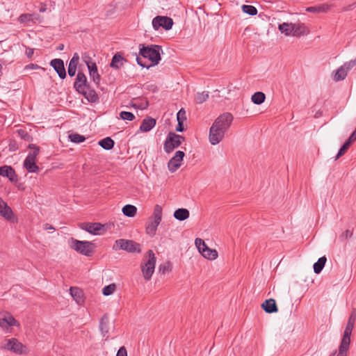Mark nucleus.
<instances>
[{
	"instance_id": "nucleus-1",
	"label": "nucleus",
	"mask_w": 356,
	"mask_h": 356,
	"mask_svg": "<svg viewBox=\"0 0 356 356\" xmlns=\"http://www.w3.org/2000/svg\"><path fill=\"white\" fill-rule=\"evenodd\" d=\"M234 117L231 113L226 112L220 115L209 129V142L216 145L222 140L225 133L229 130Z\"/></svg>"
},
{
	"instance_id": "nucleus-2",
	"label": "nucleus",
	"mask_w": 356,
	"mask_h": 356,
	"mask_svg": "<svg viewBox=\"0 0 356 356\" xmlns=\"http://www.w3.org/2000/svg\"><path fill=\"white\" fill-rule=\"evenodd\" d=\"M162 51L161 47L159 45H150L145 47L143 46L142 48L140 49V54L144 58H148L151 61V65H147L146 63H143L140 58L137 57L136 60L137 63L143 67L146 68H149L152 66H154L157 65L161 60V54L160 52Z\"/></svg>"
},
{
	"instance_id": "nucleus-3",
	"label": "nucleus",
	"mask_w": 356,
	"mask_h": 356,
	"mask_svg": "<svg viewBox=\"0 0 356 356\" xmlns=\"http://www.w3.org/2000/svg\"><path fill=\"white\" fill-rule=\"evenodd\" d=\"M156 261V259L154 252L152 250H148L140 264L143 277L147 281L151 279L154 272Z\"/></svg>"
},
{
	"instance_id": "nucleus-4",
	"label": "nucleus",
	"mask_w": 356,
	"mask_h": 356,
	"mask_svg": "<svg viewBox=\"0 0 356 356\" xmlns=\"http://www.w3.org/2000/svg\"><path fill=\"white\" fill-rule=\"evenodd\" d=\"M28 148L31 149L26 159L24 161V168L29 172H36L39 167L36 164L37 156L40 152V147L34 144H30Z\"/></svg>"
},
{
	"instance_id": "nucleus-5",
	"label": "nucleus",
	"mask_w": 356,
	"mask_h": 356,
	"mask_svg": "<svg viewBox=\"0 0 356 356\" xmlns=\"http://www.w3.org/2000/svg\"><path fill=\"white\" fill-rule=\"evenodd\" d=\"M70 247L81 254L90 256L93 253L95 245L90 241H79L72 238Z\"/></svg>"
},
{
	"instance_id": "nucleus-6",
	"label": "nucleus",
	"mask_w": 356,
	"mask_h": 356,
	"mask_svg": "<svg viewBox=\"0 0 356 356\" xmlns=\"http://www.w3.org/2000/svg\"><path fill=\"white\" fill-rule=\"evenodd\" d=\"M113 249L115 250H124L129 252H140V245L134 241L118 239L115 241Z\"/></svg>"
},
{
	"instance_id": "nucleus-7",
	"label": "nucleus",
	"mask_w": 356,
	"mask_h": 356,
	"mask_svg": "<svg viewBox=\"0 0 356 356\" xmlns=\"http://www.w3.org/2000/svg\"><path fill=\"white\" fill-rule=\"evenodd\" d=\"M185 138L175 133H169L164 143L163 148L166 153L172 152L174 149L179 147Z\"/></svg>"
},
{
	"instance_id": "nucleus-8",
	"label": "nucleus",
	"mask_w": 356,
	"mask_h": 356,
	"mask_svg": "<svg viewBox=\"0 0 356 356\" xmlns=\"http://www.w3.org/2000/svg\"><path fill=\"white\" fill-rule=\"evenodd\" d=\"M356 66V58L350 60L343 63L337 70L332 73V79L335 82L344 80L347 76L348 72Z\"/></svg>"
},
{
	"instance_id": "nucleus-9",
	"label": "nucleus",
	"mask_w": 356,
	"mask_h": 356,
	"mask_svg": "<svg viewBox=\"0 0 356 356\" xmlns=\"http://www.w3.org/2000/svg\"><path fill=\"white\" fill-rule=\"evenodd\" d=\"M79 227L93 235H101L106 231L104 225L99 222H83Z\"/></svg>"
},
{
	"instance_id": "nucleus-10",
	"label": "nucleus",
	"mask_w": 356,
	"mask_h": 356,
	"mask_svg": "<svg viewBox=\"0 0 356 356\" xmlns=\"http://www.w3.org/2000/svg\"><path fill=\"white\" fill-rule=\"evenodd\" d=\"M172 19L167 16H156L152 20V26L156 31L161 27L165 30H170L172 29Z\"/></svg>"
},
{
	"instance_id": "nucleus-11",
	"label": "nucleus",
	"mask_w": 356,
	"mask_h": 356,
	"mask_svg": "<svg viewBox=\"0 0 356 356\" xmlns=\"http://www.w3.org/2000/svg\"><path fill=\"white\" fill-rule=\"evenodd\" d=\"M88 69L89 70V75L92 79L94 83L99 86L100 83L101 76L98 73L97 67L95 63L91 61L90 57H87V60H84Z\"/></svg>"
},
{
	"instance_id": "nucleus-12",
	"label": "nucleus",
	"mask_w": 356,
	"mask_h": 356,
	"mask_svg": "<svg viewBox=\"0 0 356 356\" xmlns=\"http://www.w3.org/2000/svg\"><path fill=\"white\" fill-rule=\"evenodd\" d=\"M0 216L12 222L17 221V219L14 216L11 208L5 201L3 200L1 197H0Z\"/></svg>"
},
{
	"instance_id": "nucleus-13",
	"label": "nucleus",
	"mask_w": 356,
	"mask_h": 356,
	"mask_svg": "<svg viewBox=\"0 0 356 356\" xmlns=\"http://www.w3.org/2000/svg\"><path fill=\"white\" fill-rule=\"evenodd\" d=\"M184 155V152L180 150L175 152V156L168 163V167L170 172L176 171L181 166Z\"/></svg>"
},
{
	"instance_id": "nucleus-14",
	"label": "nucleus",
	"mask_w": 356,
	"mask_h": 356,
	"mask_svg": "<svg viewBox=\"0 0 356 356\" xmlns=\"http://www.w3.org/2000/svg\"><path fill=\"white\" fill-rule=\"evenodd\" d=\"M90 86L87 78L83 72H79L74 83V88L79 93L83 92V90L88 88Z\"/></svg>"
},
{
	"instance_id": "nucleus-15",
	"label": "nucleus",
	"mask_w": 356,
	"mask_h": 356,
	"mask_svg": "<svg viewBox=\"0 0 356 356\" xmlns=\"http://www.w3.org/2000/svg\"><path fill=\"white\" fill-rule=\"evenodd\" d=\"M50 65L54 69L61 79H64L66 77V70L62 59L54 58L51 60Z\"/></svg>"
},
{
	"instance_id": "nucleus-16",
	"label": "nucleus",
	"mask_w": 356,
	"mask_h": 356,
	"mask_svg": "<svg viewBox=\"0 0 356 356\" xmlns=\"http://www.w3.org/2000/svg\"><path fill=\"white\" fill-rule=\"evenodd\" d=\"M14 325L19 326V323H17L10 314H7L3 318H0V327L2 329L8 330L10 327Z\"/></svg>"
},
{
	"instance_id": "nucleus-17",
	"label": "nucleus",
	"mask_w": 356,
	"mask_h": 356,
	"mask_svg": "<svg viewBox=\"0 0 356 356\" xmlns=\"http://www.w3.org/2000/svg\"><path fill=\"white\" fill-rule=\"evenodd\" d=\"M5 348L16 353H22V344L14 338L8 340L7 343L5 345Z\"/></svg>"
},
{
	"instance_id": "nucleus-18",
	"label": "nucleus",
	"mask_w": 356,
	"mask_h": 356,
	"mask_svg": "<svg viewBox=\"0 0 356 356\" xmlns=\"http://www.w3.org/2000/svg\"><path fill=\"white\" fill-rule=\"evenodd\" d=\"M79 93L83 95L90 103H97L99 102V98L97 93L95 90L91 89L90 86H88V88L83 90V92Z\"/></svg>"
},
{
	"instance_id": "nucleus-19",
	"label": "nucleus",
	"mask_w": 356,
	"mask_h": 356,
	"mask_svg": "<svg viewBox=\"0 0 356 356\" xmlns=\"http://www.w3.org/2000/svg\"><path fill=\"white\" fill-rule=\"evenodd\" d=\"M261 308L268 314L276 313L278 311L276 302L273 298L266 300L261 304Z\"/></svg>"
},
{
	"instance_id": "nucleus-20",
	"label": "nucleus",
	"mask_w": 356,
	"mask_h": 356,
	"mask_svg": "<svg viewBox=\"0 0 356 356\" xmlns=\"http://www.w3.org/2000/svg\"><path fill=\"white\" fill-rule=\"evenodd\" d=\"M355 321V315L352 314L348 319L347 325L346 326L343 336L342 339H346L348 341H350V335L354 327V324Z\"/></svg>"
},
{
	"instance_id": "nucleus-21",
	"label": "nucleus",
	"mask_w": 356,
	"mask_h": 356,
	"mask_svg": "<svg viewBox=\"0 0 356 356\" xmlns=\"http://www.w3.org/2000/svg\"><path fill=\"white\" fill-rule=\"evenodd\" d=\"M0 175L8 177L11 181H17V175L15 170L8 165L0 167Z\"/></svg>"
},
{
	"instance_id": "nucleus-22",
	"label": "nucleus",
	"mask_w": 356,
	"mask_h": 356,
	"mask_svg": "<svg viewBox=\"0 0 356 356\" xmlns=\"http://www.w3.org/2000/svg\"><path fill=\"white\" fill-rule=\"evenodd\" d=\"M99 329L105 340L108 339V332L110 330L109 320L106 315H104L99 323Z\"/></svg>"
},
{
	"instance_id": "nucleus-23",
	"label": "nucleus",
	"mask_w": 356,
	"mask_h": 356,
	"mask_svg": "<svg viewBox=\"0 0 356 356\" xmlns=\"http://www.w3.org/2000/svg\"><path fill=\"white\" fill-rule=\"evenodd\" d=\"M127 60L120 53L115 54L111 60L110 66L111 67L118 70L124 65Z\"/></svg>"
},
{
	"instance_id": "nucleus-24",
	"label": "nucleus",
	"mask_w": 356,
	"mask_h": 356,
	"mask_svg": "<svg viewBox=\"0 0 356 356\" xmlns=\"http://www.w3.org/2000/svg\"><path fill=\"white\" fill-rule=\"evenodd\" d=\"M155 125L156 120L152 118L147 117L143 120L140 127V129L143 132H147L150 131Z\"/></svg>"
},
{
	"instance_id": "nucleus-25",
	"label": "nucleus",
	"mask_w": 356,
	"mask_h": 356,
	"mask_svg": "<svg viewBox=\"0 0 356 356\" xmlns=\"http://www.w3.org/2000/svg\"><path fill=\"white\" fill-rule=\"evenodd\" d=\"M293 26V35L300 36L302 35L307 34L308 30L305 25L302 23H292Z\"/></svg>"
},
{
	"instance_id": "nucleus-26",
	"label": "nucleus",
	"mask_w": 356,
	"mask_h": 356,
	"mask_svg": "<svg viewBox=\"0 0 356 356\" xmlns=\"http://www.w3.org/2000/svg\"><path fill=\"white\" fill-rule=\"evenodd\" d=\"M160 222H161L150 218L145 227L146 233L150 236H154L156 234L157 227Z\"/></svg>"
},
{
	"instance_id": "nucleus-27",
	"label": "nucleus",
	"mask_w": 356,
	"mask_h": 356,
	"mask_svg": "<svg viewBox=\"0 0 356 356\" xmlns=\"http://www.w3.org/2000/svg\"><path fill=\"white\" fill-rule=\"evenodd\" d=\"M70 291L72 297L79 305L83 302V291L81 289L77 287H71Z\"/></svg>"
},
{
	"instance_id": "nucleus-28",
	"label": "nucleus",
	"mask_w": 356,
	"mask_h": 356,
	"mask_svg": "<svg viewBox=\"0 0 356 356\" xmlns=\"http://www.w3.org/2000/svg\"><path fill=\"white\" fill-rule=\"evenodd\" d=\"M189 215V211L184 208L175 210L173 214L175 218L180 221H183L188 218Z\"/></svg>"
},
{
	"instance_id": "nucleus-29",
	"label": "nucleus",
	"mask_w": 356,
	"mask_h": 356,
	"mask_svg": "<svg viewBox=\"0 0 356 356\" xmlns=\"http://www.w3.org/2000/svg\"><path fill=\"white\" fill-rule=\"evenodd\" d=\"M137 212V208L131 204H127L122 208V213L127 217H134Z\"/></svg>"
},
{
	"instance_id": "nucleus-30",
	"label": "nucleus",
	"mask_w": 356,
	"mask_h": 356,
	"mask_svg": "<svg viewBox=\"0 0 356 356\" xmlns=\"http://www.w3.org/2000/svg\"><path fill=\"white\" fill-rule=\"evenodd\" d=\"M98 144L104 149L110 150L114 146V140L111 139L110 137H106L102 140H100Z\"/></svg>"
},
{
	"instance_id": "nucleus-31",
	"label": "nucleus",
	"mask_w": 356,
	"mask_h": 356,
	"mask_svg": "<svg viewBox=\"0 0 356 356\" xmlns=\"http://www.w3.org/2000/svg\"><path fill=\"white\" fill-rule=\"evenodd\" d=\"M327 258L323 256L320 257L318 261L314 264V271L316 274H319L325 266Z\"/></svg>"
},
{
	"instance_id": "nucleus-32",
	"label": "nucleus",
	"mask_w": 356,
	"mask_h": 356,
	"mask_svg": "<svg viewBox=\"0 0 356 356\" xmlns=\"http://www.w3.org/2000/svg\"><path fill=\"white\" fill-rule=\"evenodd\" d=\"M278 29L281 33H284L286 36L290 35L293 33L292 23L284 22L279 24Z\"/></svg>"
},
{
	"instance_id": "nucleus-33",
	"label": "nucleus",
	"mask_w": 356,
	"mask_h": 356,
	"mask_svg": "<svg viewBox=\"0 0 356 356\" xmlns=\"http://www.w3.org/2000/svg\"><path fill=\"white\" fill-rule=\"evenodd\" d=\"M163 209L159 204H156L152 216V220L161 222L162 220Z\"/></svg>"
},
{
	"instance_id": "nucleus-34",
	"label": "nucleus",
	"mask_w": 356,
	"mask_h": 356,
	"mask_svg": "<svg viewBox=\"0 0 356 356\" xmlns=\"http://www.w3.org/2000/svg\"><path fill=\"white\" fill-rule=\"evenodd\" d=\"M202 255L209 260H214L218 257V252L214 249H211L209 247L202 252Z\"/></svg>"
},
{
	"instance_id": "nucleus-35",
	"label": "nucleus",
	"mask_w": 356,
	"mask_h": 356,
	"mask_svg": "<svg viewBox=\"0 0 356 356\" xmlns=\"http://www.w3.org/2000/svg\"><path fill=\"white\" fill-rule=\"evenodd\" d=\"M266 99V95L262 92H257L254 93L251 97L252 102L255 104H262Z\"/></svg>"
},
{
	"instance_id": "nucleus-36",
	"label": "nucleus",
	"mask_w": 356,
	"mask_h": 356,
	"mask_svg": "<svg viewBox=\"0 0 356 356\" xmlns=\"http://www.w3.org/2000/svg\"><path fill=\"white\" fill-rule=\"evenodd\" d=\"M350 341L346 339H341V342L339 348V356H346V352L349 348Z\"/></svg>"
},
{
	"instance_id": "nucleus-37",
	"label": "nucleus",
	"mask_w": 356,
	"mask_h": 356,
	"mask_svg": "<svg viewBox=\"0 0 356 356\" xmlns=\"http://www.w3.org/2000/svg\"><path fill=\"white\" fill-rule=\"evenodd\" d=\"M39 19L40 15L38 14H24V24L30 22L35 23Z\"/></svg>"
},
{
	"instance_id": "nucleus-38",
	"label": "nucleus",
	"mask_w": 356,
	"mask_h": 356,
	"mask_svg": "<svg viewBox=\"0 0 356 356\" xmlns=\"http://www.w3.org/2000/svg\"><path fill=\"white\" fill-rule=\"evenodd\" d=\"M209 98L208 92H197L195 95V100L197 104H202Z\"/></svg>"
},
{
	"instance_id": "nucleus-39",
	"label": "nucleus",
	"mask_w": 356,
	"mask_h": 356,
	"mask_svg": "<svg viewBox=\"0 0 356 356\" xmlns=\"http://www.w3.org/2000/svg\"><path fill=\"white\" fill-rule=\"evenodd\" d=\"M195 244L199 252L201 254H202V252H204L208 248L205 242L202 239L199 238H197L195 240Z\"/></svg>"
},
{
	"instance_id": "nucleus-40",
	"label": "nucleus",
	"mask_w": 356,
	"mask_h": 356,
	"mask_svg": "<svg viewBox=\"0 0 356 356\" xmlns=\"http://www.w3.org/2000/svg\"><path fill=\"white\" fill-rule=\"evenodd\" d=\"M69 138L71 142L74 143H80L86 140L85 136L79 134H72L69 135Z\"/></svg>"
},
{
	"instance_id": "nucleus-41",
	"label": "nucleus",
	"mask_w": 356,
	"mask_h": 356,
	"mask_svg": "<svg viewBox=\"0 0 356 356\" xmlns=\"http://www.w3.org/2000/svg\"><path fill=\"white\" fill-rule=\"evenodd\" d=\"M329 8V6L328 5H322V6H312V7H309L306 9V10L307 12H311V13H314V12H317V13H320V12H325L326 11L327 9Z\"/></svg>"
},
{
	"instance_id": "nucleus-42",
	"label": "nucleus",
	"mask_w": 356,
	"mask_h": 356,
	"mask_svg": "<svg viewBox=\"0 0 356 356\" xmlns=\"http://www.w3.org/2000/svg\"><path fill=\"white\" fill-rule=\"evenodd\" d=\"M242 10L250 15H256L257 13V8L250 5H243L242 6Z\"/></svg>"
},
{
	"instance_id": "nucleus-43",
	"label": "nucleus",
	"mask_w": 356,
	"mask_h": 356,
	"mask_svg": "<svg viewBox=\"0 0 356 356\" xmlns=\"http://www.w3.org/2000/svg\"><path fill=\"white\" fill-rule=\"evenodd\" d=\"M351 145V144L349 143V142L346 141L344 144L341 146V147L339 149L338 154L334 158V160H337L339 158H340L341 156H343L346 151L348 149L349 147Z\"/></svg>"
},
{
	"instance_id": "nucleus-44",
	"label": "nucleus",
	"mask_w": 356,
	"mask_h": 356,
	"mask_svg": "<svg viewBox=\"0 0 356 356\" xmlns=\"http://www.w3.org/2000/svg\"><path fill=\"white\" fill-rule=\"evenodd\" d=\"M116 289V286L115 284H111L108 286H106L102 289V293L104 296L111 295L115 292Z\"/></svg>"
},
{
	"instance_id": "nucleus-45",
	"label": "nucleus",
	"mask_w": 356,
	"mask_h": 356,
	"mask_svg": "<svg viewBox=\"0 0 356 356\" xmlns=\"http://www.w3.org/2000/svg\"><path fill=\"white\" fill-rule=\"evenodd\" d=\"M159 272H161L163 274L169 273L172 270V265H171L170 262H169V261L165 262L159 266Z\"/></svg>"
},
{
	"instance_id": "nucleus-46",
	"label": "nucleus",
	"mask_w": 356,
	"mask_h": 356,
	"mask_svg": "<svg viewBox=\"0 0 356 356\" xmlns=\"http://www.w3.org/2000/svg\"><path fill=\"white\" fill-rule=\"evenodd\" d=\"M120 117L121 119H122L124 120H129V121H131L135 119V115L132 113L128 112V111L120 112Z\"/></svg>"
},
{
	"instance_id": "nucleus-47",
	"label": "nucleus",
	"mask_w": 356,
	"mask_h": 356,
	"mask_svg": "<svg viewBox=\"0 0 356 356\" xmlns=\"http://www.w3.org/2000/svg\"><path fill=\"white\" fill-rule=\"evenodd\" d=\"M353 236V232L349 230V229H346V231H344L339 236V239L341 241V242H343L345 241H346L348 238H351V236Z\"/></svg>"
},
{
	"instance_id": "nucleus-48",
	"label": "nucleus",
	"mask_w": 356,
	"mask_h": 356,
	"mask_svg": "<svg viewBox=\"0 0 356 356\" xmlns=\"http://www.w3.org/2000/svg\"><path fill=\"white\" fill-rule=\"evenodd\" d=\"M177 121L184 122L186 120V111L184 108H181L177 114Z\"/></svg>"
},
{
	"instance_id": "nucleus-49",
	"label": "nucleus",
	"mask_w": 356,
	"mask_h": 356,
	"mask_svg": "<svg viewBox=\"0 0 356 356\" xmlns=\"http://www.w3.org/2000/svg\"><path fill=\"white\" fill-rule=\"evenodd\" d=\"M79 61V56L77 53H74L69 63V65L77 67Z\"/></svg>"
},
{
	"instance_id": "nucleus-50",
	"label": "nucleus",
	"mask_w": 356,
	"mask_h": 356,
	"mask_svg": "<svg viewBox=\"0 0 356 356\" xmlns=\"http://www.w3.org/2000/svg\"><path fill=\"white\" fill-rule=\"evenodd\" d=\"M24 69L25 70H38V69H41L43 71L45 70L44 68L39 66L37 64H33V63H31V64H29V65H27L24 67Z\"/></svg>"
},
{
	"instance_id": "nucleus-51",
	"label": "nucleus",
	"mask_w": 356,
	"mask_h": 356,
	"mask_svg": "<svg viewBox=\"0 0 356 356\" xmlns=\"http://www.w3.org/2000/svg\"><path fill=\"white\" fill-rule=\"evenodd\" d=\"M76 67L68 65L67 72L70 76H74L76 74Z\"/></svg>"
},
{
	"instance_id": "nucleus-52",
	"label": "nucleus",
	"mask_w": 356,
	"mask_h": 356,
	"mask_svg": "<svg viewBox=\"0 0 356 356\" xmlns=\"http://www.w3.org/2000/svg\"><path fill=\"white\" fill-rule=\"evenodd\" d=\"M116 356H127V351L124 346H122L118 350Z\"/></svg>"
},
{
	"instance_id": "nucleus-53",
	"label": "nucleus",
	"mask_w": 356,
	"mask_h": 356,
	"mask_svg": "<svg viewBox=\"0 0 356 356\" xmlns=\"http://www.w3.org/2000/svg\"><path fill=\"white\" fill-rule=\"evenodd\" d=\"M356 140V127L355 131L351 134L348 139L346 140L349 142L350 144H353Z\"/></svg>"
},
{
	"instance_id": "nucleus-54",
	"label": "nucleus",
	"mask_w": 356,
	"mask_h": 356,
	"mask_svg": "<svg viewBox=\"0 0 356 356\" xmlns=\"http://www.w3.org/2000/svg\"><path fill=\"white\" fill-rule=\"evenodd\" d=\"M178 124H177V126L176 127V131H178V132H181L184 130V122H181V121H177Z\"/></svg>"
},
{
	"instance_id": "nucleus-55",
	"label": "nucleus",
	"mask_w": 356,
	"mask_h": 356,
	"mask_svg": "<svg viewBox=\"0 0 356 356\" xmlns=\"http://www.w3.org/2000/svg\"><path fill=\"white\" fill-rule=\"evenodd\" d=\"M34 49L31 48H26V55L29 58H31L32 56L33 55Z\"/></svg>"
},
{
	"instance_id": "nucleus-56",
	"label": "nucleus",
	"mask_w": 356,
	"mask_h": 356,
	"mask_svg": "<svg viewBox=\"0 0 356 356\" xmlns=\"http://www.w3.org/2000/svg\"><path fill=\"white\" fill-rule=\"evenodd\" d=\"M356 7V3H353L350 5H348V6H346L343 8V11H348V10H350L352 9H353L354 8Z\"/></svg>"
},
{
	"instance_id": "nucleus-57",
	"label": "nucleus",
	"mask_w": 356,
	"mask_h": 356,
	"mask_svg": "<svg viewBox=\"0 0 356 356\" xmlns=\"http://www.w3.org/2000/svg\"><path fill=\"white\" fill-rule=\"evenodd\" d=\"M44 229L45 230H55V228L50 224L46 223L44 225Z\"/></svg>"
},
{
	"instance_id": "nucleus-58",
	"label": "nucleus",
	"mask_w": 356,
	"mask_h": 356,
	"mask_svg": "<svg viewBox=\"0 0 356 356\" xmlns=\"http://www.w3.org/2000/svg\"><path fill=\"white\" fill-rule=\"evenodd\" d=\"M64 49V44H59L58 46L56 47L57 50L62 51Z\"/></svg>"
},
{
	"instance_id": "nucleus-59",
	"label": "nucleus",
	"mask_w": 356,
	"mask_h": 356,
	"mask_svg": "<svg viewBox=\"0 0 356 356\" xmlns=\"http://www.w3.org/2000/svg\"><path fill=\"white\" fill-rule=\"evenodd\" d=\"M29 135H27V134H26V135H25V134H24V136H23L24 140H28V139H29Z\"/></svg>"
},
{
	"instance_id": "nucleus-60",
	"label": "nucleus",
	"mask_w": 356,
	"mask_h": 356,
	"mask_svg": "<svg viewBox=\"0 0 356 356\" xmlns=\"http://www.w3.org/2000/svg\"><path fill=\"white\" fill-rule=\"evenodd\" d=\"M45 10H46V8H40V12H44V11H45Z\"/></svg>"
},
{
	"instance_id": "nucleus-61",
	"label": "nucleus",
	"mask_w": 356,
	"mask_h": 356,
	"mask_svg": "<svg viewBox=\"0 0 356 356\" xmlns=\"http://www.w3.org/2000/svg\"><path fill=\"white\" fill-rule=\"evenodd\" d=\"M18 19L20 21V22H22V15H20L18 18Z\"/></svg>"
},
{
	"instance_id": "nucleus-62",
	"label": "nucleus",
	"mask_w": 356,
	"mask_h": 356,
	"mask_svg": "<svg viewBox=\"0 0 356 356\" xmlns=\"http://www.w3.org/2000/svg\"><path fill=\"white\" fill-rule=\"evenodd\" d=\"M131 106H132L133 107H135V108H136V104H132Z\"/></svg>"
},
{
	"instance_id": "nucleus-63",
	"label": "nucleus",
	"mask_w": 356,
	"mask_h": 356,
	"mask_svg": "<svg viewBox=\"0 0 356 356\" xmlns=\"http://www.w3.org/2000/svg\"><path fill=\"white\" fill-rule=\"evenodd\" d=\"M330 356H336V355H335V354H332V355H331Z\"/></svg>"
}]
</instances>
